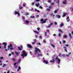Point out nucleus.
I'll return each instance as SVG.
<instances>
[{"instance_id":"38","label":"nucleus","mask_w":73,"mask_h":73,"mask_svg":"<svg viewBox=\"0 0 73 73\" xmlns=\"http://www.w3.org/2000/svg\"><path fill=\"white\" fill-rule=\"evenodd\" d=\"M54 24L56 25H57V22H54Z\"/></svg>"},{"instance_id":"22","label":"nucleus","mask_w":73,"mask_h":73,"mask_svg":"<svg viewBox=\"0 0 73 73\" xmlns=\"http://www.w3.org/2000/svg\"><path fill=\"white\" fill-rule=\"evenodd\" d=\"M35 16H31L30 17V18L31 19H34V18H35Z\"/></svg>"},{"instance_id":"21","label":"nucleus","mask_w":73,"mask_h":73,"mask_svg":"<svg viewBox=\"0 0 73 73\" xmlns=\"http://www.w3.org/2000/svg\"><path fill=\"white\" fill-rule=\"evenodd\" d=\"M57 11H58V9H56L54 11V13H57Z\"/></svg>"},{"instance_id":"35","label":"nucleus","mask_w":73,"mask_h":73,"mask_svg":"<svg viewBox=\"0 0 73 73\" xmlns=\"http://www.w3.org/2000/svg\"><path fill=\"white\" fill-rule=\"evenodd\" d=\"M44 34L45 35V36H47V35L46 34H47V33L46 32H45Z\"/></svg>"},{"instance_id":"17","label":"nucleus","mask_w":73,"mask_h":73,"mask_svg":"<svg viewBox=\"0 0 73 73\" xmlns=\"http://www.w3.org/2000/svg\"><path fill=\"white\" fill-rule=\"evenodd\" d=\"M25 23H26V24H29V22L28 21L26 20L25 21Z\"/></svg>"},{"instance_id":"44","label":"nucleus","mask_w":73,"mask_h":73,"mask_svg":"<svg viewBox=\"0 0 73 73\" xmlns=\"http://www.w3.org/2000/svg\"><path fill=\"white\" fill-rule=\"evenodd\" d=\"M35 1L36 2H38V1H40V0H35Z\"/></svg>"},{"instance_id":"26","label":"nucleus","mask_w":73,"mask_h":73,"mask_svg":"<svg viewBox=\"0 0 73 73\" xmlns=\"http://www.w3.org/2000/svg\"><path fill=\"white\" fill-rule=\"evenodd\" d=\"M56 17L58 18H60L61 17V16L59 15H56Z\"/></svg>"},{"instance_id":"43","label":"nucleus","mask_w":73,"mask_h":73,"mask_svg":"<svg viewBox=\"0 0 73 73\" xmlns=\"http://www.w3.org/2000/svg\"><path fill=\"white\" fill-rule=\"evenodd\" d=\"M65 46H69V45L68 44H66L65 45Z\"/></svg>"},{"instance_id":"31","label":"nucleus","mask_w":73,"mask_h":73,"mask_svg":"<svg viewBox=\"0 0 73 73\" xmlns=\"http://www.w3.org/2000/svg\"><path fill=\"white\" fill-rule=\"evenodd\" d=\"M12 60L13 61H15V60H16V59L15 58H13L12 59Z\"/></svg>"},{"instance_id":"32","label":"nucleus","mask_w":73,"mask_h":73,"mask_svg":"<svg viewBox=\"0 0 73 73\" xmlns=\"http://www.w3.org/2000/svg\"><path fill=\"white\" fill-rule=\"evenodd\" d=\"M18 49H19V50H21V48H20V47H18Z\"/></svg>"},{"instance_id":"42","label":"nucleus","mask_w":73,"mask_h":73,"mask_svg":"<svg viewBox=\"0 0 73 73\" xmlns=\"http://www.w3.org/2000/svg\"><path fill=\"white\" fill-rule=\"evenodd\" d=\"M20 9H23V7L21 6L20 7Z\"/></svg>"},{"instance_id":"52","label":"nucleus","mask_w":73,"mask_h":73,"mask_svg":"<svg viewBox=\"0 0 73 73\" xmlns=\"http://www.w3.org/2000/svg\"><path fill=\"white\" fill-rule=\"evenodd\" d=\"M69 21H70V20H69V19H68L67 20V22H69Z\"/></svg>"},{"instance_id":"53","label":"nucleus","mask_w":73,"mask_h":73,"mask_svg":"<svg viewBox=\"0 0 73 73\" xmlns=\"http://www.w3.org/2000/svg\"><path fill=\"white\" fill-rule=\"evenodd\" d=\"M39 37L40 38V39H42V36H39Z\"/></svg>"},{"instance_id":"55","label":"nucleus","mask_w":73,"mask_h":73,"mask_svg":"<svg viewBox=\"0 0 73 73\" xmlns=\"http://www.w3.org/2000/svg\"><path fill=\"white\" fill-rule=\"evenodd\" d=\"M65 42H66V41H65V40H63V43H65Z\"/></svg>"},{"instance_id":"12","label":"nucleus","mask_w":73,"mask_h":73,"mask_svg":"<svg viewBox=\"0 0 73 73\" xmlns=\"http://www.w3.org/2000/svg\"><path fill=\"white\" fill-rule=\"evenodd\" d=\"M43 62L44 63H45L46 64H48V62L47 61H46L45 60H44L43 61Z\"/></svg>"},{"instance_id":"63","label":"nucleus","mask_w":73,"mask_h":73,"mask_svg":"<svg viewBox=\"0 0 73 73\" xmlns=\"http://www.w3.org/2000/svg\"><path fill=\"white\" fill-rule=\"evenodd\" d=\"M7 73H9V71H8L7 72Z\"/></svg>"},{"instance_id":"59","label":"nucleus","mask_w":73,"mask_h":73,"mask_svg":"<svg viewBox=\"0 0 73 73\" xmlns=\"http://www.w3.org/2000/svg\"><path fill=\"white\" fill-rule=\"evenodd\" d=\"M21 48H23V46L22 45H21L20 46Z\"/></svg>"},{"instance_id":"30","label":"nucleus","mask_w":73,"mask_h":73,"mask_svg":"<svg viewBox=\"0 0 73 73\" xmlns=\"http://www.w3.org/2000/svg\"><path fill=\"white\" fill-rule=\"evenodd\" d=\"M51 45L52 46L53 48H54L55 47V46H54V45H53V44H51Z\"/></svg>"},{"instance_id":"51","label":"nucleus","mask_w":73,"mask_h":73,"mask_svg":"<svg viewBox=\"0 0 73 73\" xmlns=\"http://www.w3.org/2000/svg\"><path fill=\"white\" fill-rule=\"evenodd\" d=\"M54 4L53 3H51V5H54Z\"/></svg>"},{"instance_id":"33","label":"nucleus","mask_w":73,"mask_h":73,"mask_svg":"<svg viewBox=\"0 0 73 73\" xmlns=\"http://www.w3.org/2000/svg\"><path fill=\"white\" fill-rule=\"evenodd\" d=\"M5 66H6V64H3V66H2L4 68Z\"/></svg>"},{"instance_id":"40","label":"nucleus","mask_w":73,"mask_h":73,"mask_svg":"<svg viewBox=\"0 0 73 73\" xmlns=\"http://www.w3.org/2000/svg\"><path fill=\"white\" fill-rule=\"evenodd\" d=\"M59 56H61V53H60L58 54Z\"/></svg>"},{"instance_id":"47","label":"nucleus","mask_w":73,"mask_h":73,"mask_svg":"<svg viewBox=\"0 0 73 73\" xmlns=\"http://www.w3.org/2000/svg\"><path fill=\"white\" fill-rule=\"evenodd\" d=\"M15 69H16V68H17V65H15Z\"/></svg>"},{"instance_id":"18","label":"nucleus","mask_w":73,"mask_h":73,"mask_svg":"<svg viewBox=\"0 0 73 73\" xmlns=\"http://www.w3.org/2000/svg\"><path fill=\"white\" fill-rule=\"evenodd\" d=\"M33 32H35V33H36L37 34H39V33H38L37 31H34Z\"/></svg>"},{"instance_id":"64","label":"nucleus","mask_w":73,"mask_h":73,"mask_svg":"<svg viewBox=\"0 0 73 73\" xmlns=\"http://www.w3.org/2000/svg\"><path fill=\"white\" fill-rule=\"evenodd\" d=\"M71 33H72V35H73V31H72L71 32Z\"/></svg>"},{"instance_id":"8","label":"nucleus","mask_w":73,"mask_h":73,"mask_svg":"<svg viewBox=\"0 0 73 73\" xmlns=\"http://www.w3.org/2000/svg\"><path fill=\"white\" fill-rule=\"evenodd\" d=\"M27 46H28L29 48H32V46L29 44H28L27 45Z\"/></svg>"},{"instance_id":"41","label":"nucleus","mask_w":73,"mask_h":73,"mask_svg":"<svg viewBox=\"0 0 73 73\" xmlns=\"http://www.w3.org/2000/svg\"><path fill=\"white\" fill-rule=\"evenodd\" d=\"M34 4H35V3L34 2H32V5H34Z\"/></svg>"},{"instance_id":"61","label":"nucleus","mask_w":73,"mask_h":73,"mask_svg":"<svg viewBox=\"0 0 73 73\" xmlns=\"http://www.w3.org/2000/svg\"><path fill=\"white\" fill-rule=\"evenodd\" d=\"M36 12H40V11L38 10H37Z\"/></svg>"},{"instance_id":"2","label":"nucleus","mask_w":73,"mask_h":73,"mask_svg":"<svg viewBox=\"0 0 73 73\" xmlns=\"http://www.w3.org/2000/svg\"><path fill=\"white\" fill-rule=\"evenodd\" d=\"M35 51L34 54H36V53H37L38 52H40L41 50L39 48H37V47L35 48Z\"/></svg>"},{"instance_id":"25","label":"nucleus","mask_w":73,"mask_h":73,"mask_svg":"<svg viewBox=\"0 0 73 73\" xmlns=\"http://www.w3.org/2000/svg\"><path fill=\"white\" fill-rule=\"evenodd\" d=\"M36 44L37 45H41V43H36Z\"/></svg>"},{"instance_id":"23","label":"nucleus","mask_w":73,"mask_h":73,"mask_svg":"<svg viewBox=\"0 0 73 73\" xmlns=\"http://www.w3.org/2000/svg\"><path fill=\"white\" fill-rule=\"evenodd\" d=\"M59 2H60V1H59V0H58L56 1V3H57V4H58L59 5Z\"/></svg>"},{"instance_id":"39","label":"nucleus","mask_w":73,"mask_h":73,"mask_svg":"<svg viewBox=\"0 0 73 73\" xmlns=\"http://www.w3.org/2000/svg\"><path fill=\"white\" fill-rule=\"evenodd\" d=\"M52 8V7H51V6H50L49 7V9H51V8Z\"/></svg>"},{"instance_id":"24","label":"nucleus","mask_w":73,"mask_h":73,"mask_svg":"<svg viewBox=\"0 0 73 73\" xmlns=\"http://www.w3.org/2000/svg\"><path fill=\"white\" fill-rule=\"evenodd\" d=\"M42 56V54H38V57H39V56Z\"/></svg>"},{"instance_id":"7","label":"nucleus","mask_w":73,"mask_h":73,"mask_svg":"<svg viewBox=\"0 0 73 73\" xmlns=\"http://www.w3.org/2000/svg\"><path fill=\"white\" fill-rule=\"evenodd\" d=\"M17 14L18 16H19L20 15V13H19V12L15 11V15H17Z\"/></svg>"},{"instance_id":"36","label":"nucleus","mask_w":73,"mask_h":73,"mask_svg":"<svg viewBox=\"0 0 73 73\" xmlns=\"http://www.w3.org/2000/svg\"><path fill=\"white\" fill-rule=\"evenodd\" d=\"M40 29L39 27H38L37 28V29L38 30V31H40Z\"/></svg>"},{"instance_id":"60","label":"nucleus","mask_w":73,"mask_h":73,"mask_svg":"<svg viewBox=\"0 0 73 73\" xmlns=\"http://www.w3.org/2000/svg\"><path fill=\"white\" fill-rule=\"evenodd\" d=\"M17 64V63H14V65H16V64Z\"/></svg>"},{"instance_id":"10","label":"nucleus","mask_w":73,"mask_h":73,"mask_svg":"<svg viewBox=\"0 0 73 73\" xmlns=\"http://www.w3.org/2000/svg\"><path fill=\"white\" fill-rule=\"evenodd\" d=\"M63 48L64 49V50L67 53L68 52V51L66 50V47L65 46L63 47Z\"/></svg>"},{"instance_id":"1","label":"nucleus","mask_w":73,"mask_h":73,"mask_svg":"<svg viewBox=\"0 0 73 73\" xmlns=\"http://www.w3.org/2000/svg\"><path fill=\"white\" fill-rule=\"evenodd\" d=\"M23 53L21 55V57H22V58H24V57H26L27 56V54L25 52V50H23L22 51Z\"/></svg>"},{"instance_id":"49","label":"nucleus","mask_w":73,"mask_h":73,"mask_svg":"<svg viewBox=\"0 0 73 73\" xmlns=\"http://www.w3.org/2000/svg\"><path fill=\"white\" fill-rule=\"evenodd\" d=\"M18 69H21V68L20 67V66H18Z\"/></svg>"},{"instance_id":"3","label":"nucleus","mask_w":73,"mask_h":73,"mask_svg":"<svg viewBox=\"0 0 73 73\" xmlns=\"http://www.w3.org/2000/svg\"><path fill=\"white\" fill-rule=\"evenodd\" d=\"M48 20V19H45L44 20L43 19H40V22H41V23H46V21Z\"/></svg>"},{"instance_id":"5","label":"nucleus","mask_w":73,"mask_h":73,"mask_svg":"<svg viewBox=\"0 0 73 73\" xmlns=\"http://www.w3.org/2000/svg\"><path fill=\"white\" fill-rule=\"evenodd\" d=\"M55 60H58V64H60V61H61V60H60L59 58H58V56H57V57H56Z\"/></svg>"},{"instance_id":"50","label":"nucleus","mask_w":73,"mask_h":73,"mask_svg":"<svg viewBox=\"0 0 73 73\" xmlns=\"http://www.w3.org/2000/svg\"><path fill=\"white\" fill-rule=\"evenodd\" d=\"M47 11H50V9H47Z\"/></svg>"},{"instance_id":"4","label":"nucleus","mask_w":73,"mask_h":73,"mask_svg":"<svg viewBox=\"0 0 73 73\" xmlns=\"http://www.w3.org/2000/svg\"><path fill=\"white\" fill-rule=\"evenodd\" d=\"M12 47H13V46H12V44H10L8 46V47L10 49V50H13V48Z\"/></svg>"},{"instance_id":"28","label":"nucleus","mask_w":73,"mask_h":73,"mask_svg":"<svg viewBox=\"0 0 73 73\" xmlns=\"http://www.w3.org/2000/svg\"><path fill=\"white\" fill-rule=\"evenodd\" d=\"M63 38H67V36L66 35H64V36H63Z\"/></svg>"},{"instance_id":"27","label":"nucleus","mask_w":73,"mask_h":73,"mask_svg":"<svg viewBox=\"0 0 73 73\" xmlns=\"http://www.w3.org/2000/svg\"><path fill=\"white\" fill-rule=\"evenodd\" d=\"M58 31L60 32H61V33H63V32L61 31V30L60 29H58Z\"/></svg>"},{"instance_id":"37","label":"nucleus","mask_w":73,"mask_h":73,"mask_svg":"<svg viewBox=\"0 0 73 73\" xmlns=\"http://www.w3.org/2000/svg\"><path fill=\"white\" fill-rule=\"evenodd\" d=\"M58 36L59 37H60V36H61V34L59 33L58 34Z\"/></svg>"},{"instance_id":"20","label":"nucleus","mask_w":73,"mask_h":73,"mask_svg":"<svg viewBox=\"0 0 73 73\" xmlns=\"http://www.w3.org/2000/svg\"><path fill=\"white\" fill-rule=\"evenodd\" d=\"M66 3V1L64 0V1L63 2V3L64 4H65Z\"/></svg>"},{"instance_id":"56","label":"nucleus","mask_w":73,"mask_h":73,"mask_svg":"<svg viewBox=\"0 0 73 73\" xmlns=\"http://www.w3.org/2000/svg\"><path fill=\"white\" fill-rule=\"evenodd\" d=\"M25 19V17H23L22 18V19L23 20H24V19Z\"/></svg>"},{"instance_id":"14","label":"nucleus","mask_w":73,"mask_h":73,"mask_svg":"<svg viewBox=\"0 0 73 73\" xmlns=\"http://www.w3.org/2000/svg\"><path fill=\"white\" fill-rule=\"evenodd\" d=\"M53 60H50V62H53V63H54V61H55V60L54 59V58H53Z\"/></svg>"},{"instance_id":"62","label":"nucleus","mask_w":73,"mask_h":73,"mask_svg":"<svg viewBox=\"0 0 73 73\" xmlns=\"http://www.w3.org/2000/svg\"><path fill=\"white\" fill-rule=\"evenodd\" d=\"M53 13H52L51 14V16H53Z\"/></svg>"},{"instance_id":"46","label":"nucleus","mask_w":73,"mask_h":73,"mask_svg":"<svg viewBox=\"0 0 73 73\" xmlns=\"http://www.w3.org/2000/svg\"><path fill=\"white\" fill-rule=\"evenodd\" d=\"M0 59H3V58H4L3 57H0Z\"/></svg>"},{"instance_id":"45","label":"nucleus","mask_w":73,"mask_h":73,"mask_svg":"<svg viewBox=\"0 0 73 73\" xmlns=\"http://www.w3.org/2000/svg\"><path fill=\"white\" fill-rule=\"evenodd\" d=\"M39 8H40V9H42V7L41 6H39Z\"/></svg>"},{"instance_id":"9","label":"nucleus","mask_w":73,"mask_h":73,"mask_svg":"<svg viewBox=\"0 0 73 73\" xmlns=\"http://www.w3.org/2000/svg\"><path fill=\"white\" fill-rule=\"evenodd\" d=\"M67 15V14L66 13H63V15H62V17H64L66 16Z\"/></svg>"},{"instance_id":"48","label":"nucleus","mask_w":73,"mask_h":73,"mask_svg":"<svg viewBox=\"0 0 73 73\" xmlns=\"http://www.w3.org/2000/svg\"><path fill=\"white\" fill-rule=\"evenodd\" d=\"M43 42H44V43H45L46 42V41H45V40H43Z\"/></svg>"},{"instance_id":"57","label":"nucleus","mask_w":73,"mask_h":73,"mask_svg":"<svg viewBox=\"0 0 73 73\" xmlns=\"http://www.w3.org/2000/svg\"><path fill=\"white\" fill-rule=\"evenodd\" d=\"M36 17H39V15H37L36 16Z\"/></svg>"},{"instance_id":"15","label":"nucleus","mask_w":73,"mask_h":73,"mask_svg":"<svg viewBox=\"0 0 73 73\" xmlns=\"http://www.w3.org/2000/svg\"><path fill=\"white\" fill-rule=\"evenodd\" d=\"M35 5L36 7H38L39 5H40V4L39 3H36L35 4Z\"/></svg>"},{"instance_id":"54","label":"nucleus","mask_w":73,"mask_h":73,"mask_svg":"<svg viewBox=\"0 0 73 73\" xmlns=\"http://www.w3.org/2000/svg\"><path fill=\"white\" fill-rule=\"evenodd\" d=\"M11 54H13V55L14 54V53L13 52H11Z\"/></svg>"},{"instance_id":"13","label":"nucleus","mask_w":73,"mask_h":73,"mask_svg":"<svg viewBox=\"0 0 73 73\" xmlns=\"http://www.w3.org/2000/svg\"><path fill=\"white\" fill-rule=\"evenodd\" d=\"M53 25V23H51L50 25H48V26H47V28H49L51 26H52Z\"/></svg>"},{"instance_id":"16","label":"nucleus","mask_w":73,"mask_h":73,"mask_svg":"<svg viewBox=\"0 0 73 73\" xmlns=\"http://www.w3.org/2000/svg\"><path fill=\"white\" fill-rule=\"evenodd\" d=\"M64 26V24L63 23H61L59 25L60 27H63Z\"/></svg>"},{"instance_id":"11","label":"nucleus","mask_w":73,"mask_h":73,"mask_svg":"<svg viewBox=\"0 0 73 73\" xmlns=\"http://www.w3.org/2000/svg\"><path fill=\"white\" fill-rule=\"evenodd\" d=\"M68 36L69 37L70 39H71L72 38V36L71 35V34L70 33L68 34Z\"/></svg>"},{"instance_id":"58","label":"nucleus","mask_w":73,"mask_h":73,"mask_svg":"<svg viewBox=\"0 0 73 73\" xmlns=\"http://www.w3.org/2000/svg\"><path fill=\"white\" fill-rule=\"evenodd\" d=\"M32 44H35V42H33L32 43Z\"/></svg>"},{"instance_id":"29","label":"nucleus","mask_w":73,"mask_h":73,"mask_svg":"<svg viewBox=\"0 0 73 73\" xmlns=\"http://www.w3.org/2000/svg\"><path fill=\"white\" fill-rule=\"evenodd\" d=\"M48 3H50L52 2V1L51 0H48Z\"/></svg>"},{"instance_id":"34","label":"nucleus","mask_w":73,"mask_h":73,"mask_svg":"<svg viewBox=\"0 0 73 73\" xmlns=\"http://www.w3.org/2000/svg\"><path fill=\"white\" fill-rule=\"evenodd\" d=\"M62 56H63V57H65V55L64 54H63L62 55Z\"/></svg>"},{"instance_id":"6","label":"nucleus","mask_w":73,"mask_h":73,"mask_svg":"<svg viewBox=\"0 0 73 73\" xmlns=\"http://www.w3.org/2000/svg\"><path fill=\"white\" fill-rule=\"evenodd\" d=\"M3 45H4L3 48L4 49H7V47H6V46H7V43L3 42L2 44Z\"/></svg>"},{"instance_id":"19","label":"nucleus","mask_w":73,"mask_h":73,"mask_svg":"<svg viewBox=\"0 0 73 73\" xmlns=\"http://www.w3.org/2000/svg\"><path fill=\"white\" fill-rule=\"evenodd\" d=\"M15 54H16V55L17 56L19 55V53L17 52H15Z\"/></svg>"}]
</instances>
